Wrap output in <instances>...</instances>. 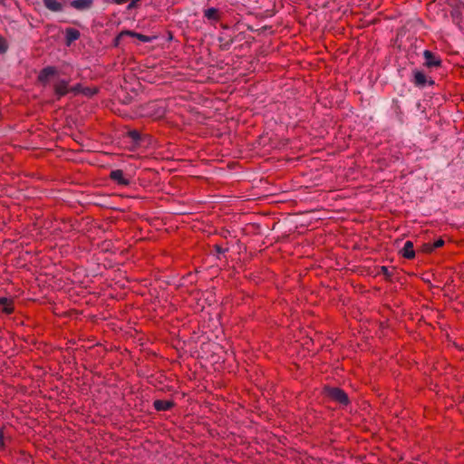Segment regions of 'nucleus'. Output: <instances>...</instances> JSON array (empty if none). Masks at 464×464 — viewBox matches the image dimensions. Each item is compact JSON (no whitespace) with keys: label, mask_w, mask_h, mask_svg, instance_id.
<instances>
[{"label":"nucleus","mask_w":464,"mask_h":464,"mask_svg":"<svg viewBox=\"0 0 464 464\" xmlns=\"http://www.w3.org/2000/svg\"><path fill=\"white\" fill-rule=\"evenodd\" d=\"M450 16L455 24L460 26L463 22L464 2L459 0H451L450 4Z\"/></svg>","instance_id":"obj_1"},{"label":"nucleus","mask_w":464,"mask_h":464,"mask_svg":"<svg viewBox=\"0 0 464 464\" xmlns=\"http://www.w3.org/2000/svg\"><path fill=\"white\" fill-rule=\"evenodd\" d=\"M329 396L335 401L346 405L349 402L347 394L339 388H332L328 391Z\"/></svg>","instance_id":"obj_2"},{"label":"nucleus","mask_w":464,"mask_h":464,"mask_svg":"<svg viewBox=\"0 0 464 464\" xmlns=\"http://www.w3.org/2000/svg\"><path fill=\"white\" fill-rule=\"evenodd\" d=\"M56 74H57L56 69L54 67L48 66V67L44 68L40 72V73L38 75V80L40 82H42L44 85H45L49 82L50 78L55 76Z\"/></svg>","instance_id":"obj_3"},{"label":"nucleus","mask_w":464,"mask_h":464,"mask_svg":"<svg viewBox=\"0 0 464 464\" xmlns=\"http://www.w3.org/2000/svg\"><path fill=\"white\" fill-rule=\"evenodd\" d=\"M423 57L425 59V65L427 67H438L441 64V60L440 57L436 56L429 50H425L423 52Z\"/></svg>","instance_id":"obj_4"},{"label":"nucleus","mask_w":464,"mask_h":464,"mask_svg":"<svg viewBox=\"0 0 464 464\" xmlns=\"http://www.w3.org/2000/svg\"><path fill=\"white\" fill-rule=\"evenodd\" d=\"M44 5L52 12H61L65 5L64 0H43Z\"/></svg>","instance_id":"obj_5"},{"label":"nucleus","mask_w":464,"mask_h":464,"mask_svg":"<svg viewBox=\"0 0 464 464\" xmlns=\"http://www.w3.org/2000/svg\"><path fill=\"white\" fill-rule=\"evenodd\" d=\"M54 92L57 96L62 97L69 92V82L66 80H58L53 85Z\"/></svg>","instance_id":"obj_6"},{"label":"nucleus","mask_w":464,"mask_h":464,"mask_svg":"<svg viewBox=\"0 0 464 464\" xmlns=\"http://www.w3.org/2000/svg\"><path fill=\"white\" fill-rule=\"evenodd\" d=\"M93 0H72L70 2V5L80 11L90 9L92 6Z\"/></svg>","instance_id":"obj_7"},{"label":"nucleus","mask_w":464,"mask_h":464,"mask_svg":"<svg viewBox=\"0 0 464 464\" xmlns=\"http://www.w3.org/2000/svg\"><path fill=\"white\" fill-rule=\"evenodd\" d=\"M111 179L120 185H128L130 180L125 178L124 173L121 169H115L111 172Z\"/></svg>","instance_id":"obj_8"},{"label":"nucleus","mask_w":464,"mask_h":464,"mask_svg":"<svg viewBox=\"0 0 464 464\" xmlns=\"http://www.w3.org/2000/svg\"><path fill=\"white\" fill-rule=\"evenodd\" d=\"M204 17L211 22H218L221 18L220 12L216 7H210L204 10Z\"/></svg>","instance_id":"obj_9"},{"label":"nucleus","mask_w":464,"mask_h":464,"mask_svg":"<svg viewBox=\"0 0 464 464\" xmlns=\"http://www.w3.org/2000/svg\"><path fill=\"white\" fill-rule=\"evenodd\" d=\"M401 254L403 257L407 259H411L415 256V251L413 247V243L411 241H406L403 247L401 250Z\"/></svg>","instance_id":"obj_10"},{"label":"nucleus","mask_w":464,"mask_h":464,"mask_svg":"<svg viewBox=\"0 0 464 464\" xmlns=\"http://www.w3.org/2000/svg\"><path fill=\"white\" fill-rule=\"evenodd\" d=\"M173 405V401L169 400H156L153 402V406L158 411H168L171 409Z\"/></svg>","instance_id":"obj_11"},{"label":"nucleus","mask_w":464,"mask_h":464,"mask_svg":"<svg viewBox=\"0 0 464 464\" xmlns=\"http://www.w3.org/2000/svg\"><path fill=\"white\" fill-rule=\"evenodd\" d=\"M0 307L5 314H11L14 311L13 299L7 297H0Z\"/></svg>","instance_id":"obj_12"},{"label":"nucleus","mask_w":464,"mask_h":464,"mask_svg":"<svg viewBox=\"0 0 464 464\" xmlns=\"http://www.w3.org/2000/svg\"><path fill=\"white\" fill-rule=\"evenodd\" d=\"M122 35H130V36L135 37L143 43H150L154 39V37H150V36L144 35V34L131 32V31L121 32V34L119 35V37H121Z\"/></svg>","instance_id":"obj_13"},{"label":"nucleus","mask_w":464,"mask_h":464,"mask_svg":"<svg viewBox=\"0 0 464 464\" xmlns=\"http://www.w3.org/2000/svg\"><path fill=\"white\" fill-rule=\"evenodd\" d=\"M413 82L416 86L423 87L427 83V77L420 71L413 72Z\"/></svg>","instance_id":"obj_14"},{"label":"nucleus","mask_w":464,"mask_h":464,"mask_svg":"<svg viewBox=\"0 0 464 464\" xmlns=\"http://www.w3.org/2000/svg\"><path fill=\"white\" fill-rule=\"evenodd\" d=\"M80 36V33L76 29H68L67 30V38L70 42L78 39Z\"/></svg>","instance_id":"obj_15"},{"label":"nucleus","mask_w":464,"mask_h":464,"mask_svg":"<svg viewBox=\"0 0 464 464\" xmlns=\"http://www.w3.org/2000/svg\"><path fill=\"white\" fill-rule=\"evenodd\" d=\"M433 250H434V248L432 246V244H430V243H427V244H424L422 246V251L423 252L430 253V252H431Z\"/></svg>","instance_id":"obj_16"},{"label":"nucleus","mask_w":464,"mask_h":464,"mask_svg":"<svg viewBox=\"0 0 464 464\" xmlns=\"http://www.w3.org/2000/svg\"><path fill=\"white\" fill-rule=\"evenodd\" d=\"M444 245V240L440 238L438 240H436L434 243H432V246L433 248H439L440 246H442Z\"/></svg>","instance_id":"obj_17"},{"label":"nucleus","mask_w":464,"mask_h":464,"mask_svg":"<svg viewBox=\"0 0 464 464\" xmlns=\"http://www.w3.org/2000/svg\"><path fill=\"white\" fill-rule=\"evenodd\" d=\"M5 448L4 431L0 429V450Z\"/></svg>","instance_id":"obj_18"},{"label":"nucleus","mask_w":464,"mask_h":464,"mask_svg":"<svg viewBox=\"0 0 464 464\" xmlns=\"http://www.w3.org/2000/svg\"><path fill=\"white\" fill-rule=\"evenodd\" d=\"M130 136L133 139V140H138L140 135L138 133V131L136 130H133V131H130Z\"/></svg>","instance_id":"obj_19"},{"label":"nucleus","mask_w":464,"mask_h":464,"mask_svg":"<svg viewBox=\"0 0 464 464\" xmlns=\"http://www.w3.org/2000/svg\"><path fill=\"white\" fill-rule=\"evenodd\" d=\"M6 50V46L5 44V42L0 39V53H4Z\"/></svg>","instance_id":"obj_20"},{"label":"nucleus","mask_w":464,"mask_h":464,"mask_svg":"<svg viewBox=\"0 0 464 464\" xmlns=\"http://www.w3.org/2000/svg\"><path fill=\"white\" fill-rule=\"evenodd\" d=\"M111 1L117 5H122V4H125L126 2H128L129 0H111Z\"/></svg>","instance_id":"obj_21"},{"label":"nucleus","mask_w":464,"mask_h":464,"mask_svg":"<svg viewBox=\"0 0 464 464\" xmlns=\"http://www.w3.org/2000/svg\"><path fill=\"white\" fill-rule=\"evenodd\" d=\"M382 270L383 271V273H384L387 276H390V274L388 273V268H387V267L382 266Z\"/></svg>","instance_id":"obj_22"},{"label":"nucleus","mask_w":464,"mask_h":464,"mask_svg":"<svg viewBox=\"0 0 464 464\" xmlns=\"http://www.w3.org/2000/svg\"><path fill=\"white\" fill-rule=\"evenodd\" d=\"M83 92H84L85 94H91V93H92V92H91V91H90L89 89L84 90V91H83ZM94 92H93L92 93H94Z\"/></svg>","instance_id":"obj_23"},{"label":"nucleus","mask_w":464,"mask_h":464,"mask_svg":"<svg viewBox=\"0 0 464 464\" xmlns=\"http://www.w3.org/2000/svg\"><path fill=\"white\" fill-rule=\"evenodd\" d=\"M74 92L78 91V87L72 89Z\"/></svg>","instance_id":"obj_24"}]
</instances>
